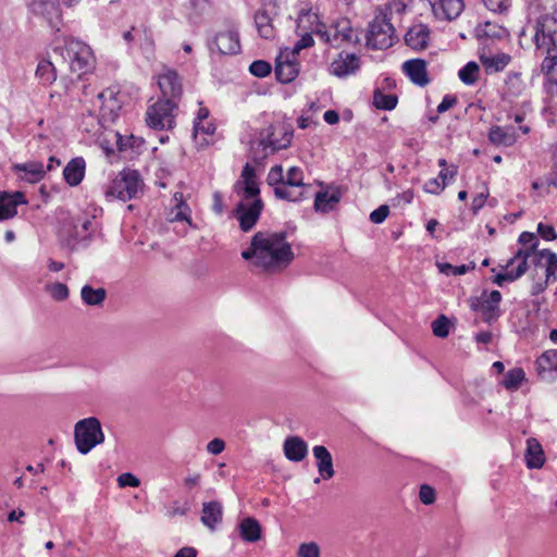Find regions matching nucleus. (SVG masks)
<instances>
[{
	"mask_svg": "<svg viewBox=\"0 0 557 557\" xmlns=\"http://www.w3.org/2000/svg\"><path fill=\"white\" fill-rule=\"evenodd\" d=\"M242 257L263 270L277 271L293 261L294 252L284 232H258Z\"/></svg>",
	"mask_w": 557,
	"mask_h": 557,
	"instance_id": "1",
	"label": "nucleus"
},
{
	"mask_svg": "<svg viewBox=\"0 0 557 557\" xmlns=\"http://www.w3.org/2000/svg\"><path fill=\"white\" fill-rule=\"evenodd\" d=\"M235 191L239 196L234 214L243 232H249L258 222L263 209L256 172L248 163L244 166L240 178L235 184Z\"/></svg>",
	"mask_w": 557,
	"mask_h": 557,
	"instance_id": "2",
	"label": "nucleus"
},
{
	"mask_svg": "<svg viewBox=\"0 0 557 557\" xmlns=\"http://www.w3.org/2000/svg\"><path fill=\"white\" fill-rule=\"evenodd\" d=\"M533 42L536 50L545 54L541 71L546 76L557 74V16L552 11H544L535 18L532 26Z\"/></svg>",
	"mask_w": 557,
	"mask_h": 557,
	"instance_id": "3",
	"label": "nucleus"
},
{
	"mask_svg": "<svg viewBox=\"0 0 557 557\" xmlns=\"http://www.w3.org/2000/svg\"><path fill=\"white\" fill-rule=\"evenodd\" d=\"M292 139V126L276 119L258 133V137L251 141V150L255 153V158L262 159L277 150L287 148Z\"/></svg>",
	"mask_w": 557,
	"mask_h": 557,
	"instance_id": "4",
	"label": "nucleus"
},
{
	"mask_svg": "<svg viewBox=\"0 0 557 557\" xmlns=\"http://www.w3.org/2000/svg\"><path fill=\"white\" fill-rule=\"evenodd\" d=\"M54 54L67 64L69 70L78 76L90 72L95 66V57L91 48L85 42L69 38L63 47H57Z\"/></svg>",
	"mask_w": 557,
	"mask_h": 557,
	"instance_id": "5",
	"label": "nucleus"
},
{
	"mask_svg": "<svg viewBox=\"0 0 557 557\" xmlns=\"http://www.w3.org/2000/svg\"><path fill=\"white\" fill-rule=\"evenodd\" d=\"M141 189V180L137 171L124 170L120 172L107 186L104 195L109 200L122 201L135 198Z\"/></svg>",
	"mask_w": 557,
	"mask_h": 557,
	"instance_id": "6",
	"label": "nucleus"
},
{
	"mask_svg": "<svg viewBox=\"0 0 557 557\" xmlns=\"http://www.w3.org/2000/svg\"><path fill=\"white\" fill-rule=\"evenodd\" d=\"M395 28L391 23V16L386 12H380L369 24L367 32V46L371 49L383 50L393 46Z\"/></svg>",
	"mask_w": 557,
	"mask_h": 557,
	"instance_id": "7",
	"label": "nucleus"
},
{
	"mask_svg": "<svg viewBox=\"0 0 557 557\" xmlns=\"http://www.w3.org/2000/svg\"><path fill=\"white\" fill-rule=\"evenodd\" d=\"M74 433L77 450L84 455L104 441L101 423L95 417L79 420Z\"/></svg>",
	"mask_w": 557,
	"mask_h": 557,
	"instance_id": "8",
	"label": "nucleus"
},
{
	"mask_svg": "<svg viewBox=\"0 0 557 557\" xmlns=\"http://www.w3.org/2000/svg\"><path fill=\"white\" fill-rule=\"evenodd\" d=\"M319 38L334 48L359 42L358 33L347 18L337 20L330 25L324 24Z\"/></svg>",
	"mask_w": 557,
	"mask_h": 557,
	"instance_id": "9",
	"label": "nucleus"
},
{
	"mask_svg": "<svg viewBox=\"0 0 557 557\" xmlns=\"http://www.w3.org/2000/svg\"><path fill=\"white\" fill-rule=\"evenodd\" d=\"M176 102L158 100L151 104L146 112V122L149 127L154 129L172 128L175 124Z\"/></svg>",
	"mask_w": 557,
	"mask_h": 557,
	"instance_id": "10",
	"label": "nucleus"
},
{
	"mask_svg": "<svg viewBox=\"0 0 557 557\" xmlns=\"http://www.w3.org/2000/svg\"><path fill=\"white\" fill-rule=\"evenodd\" d=\"M308 186L304 183V172L298 166H292L285 174L284 184L275 190V196L288 201L301 200Z\"/></svg>",
	"mask_w": 557,
	"mask_h": 557,
	"instance_id": "11",
	"label": "nucleus"
},
{
	"mask_svg": "<svg viewBox=\"0 0 557 557\" xmlns=\"http://www.w3.org/2000/svg\"><path fill=\"white\" fill-rule=\"evenodd\" d=\"M124 97L114 87L107 88L98 94L96 101L102 121L108 122L110 125L115 122L122 109Z\"/></svg>",
	"mask_w": 557,
	"mask_h": 557,
	"instance_id": "12",
	"label": "nucleus"
},
{
	"mask_svg": "<svg viewBox=\"0 0 557 557\" xmlns=\"http://www.w3.org/2000/svg\"><path fill=\"white\" fill-rule=\"evenodd\" d=\"M504 99L510 103L520 104L523 109H530L529 87L519 72L511 71L505 82Z\"/></svg>",
	"mask_w": 557,
	"mask_h": 557,
	"instance_id": "13",
	"label": "nucleus"
},
{
	"mask_svg": "<svg viewBox=\"0 0 557 557\" xmlns=\"http://www.w3.org/2000/svg\"><path fill=\"white\" fill-rule=\"evenodd\" d=\"M502 294L498 290L483 292L480 297H471L469 305L472 311L481 312L485 322H492L500 315Z\"/></svg>",
	"mask_w": 557,
	"mask_h": 557,
	"instance_id": "14",
	"label": "nucleus"
},
{
	"mask_svg": "<svg viewBox=\"0 0 557 557\" xmlns=\"http://www.w3.org/2000/svg\"><path fill=\"white\" fill-rule=\"evenodd\" d=\"M26 4L33 14L41 16L59 30L62 16L59 0H27Z\"/></svg>",
	"mask_w": 557,
	"mask_h": 557,
	"instance_id": "15",
	"label": "nucleus"
},
{
	"mask_svg": "<svg viewBox=\"0 0 557 557\" xmlns=\"http://www.w3.org/2000/svg\"><path fill=\"white\" fill-rule=\"evenodd\" d=\"M161 100L178 102L183 94L182 79L174 70L166 69L158 75Z\"/></svg>",
	"mask_w": 557,
	"mask_h": 557,
	"instance_id": "16",
	"label": "nucleus"
},
{
	"mask_svg": "<svg viewBox=\"0 0 557 557\" xmlns=\"http://www.w3.org/2000/svg\"><path fill=\"white\" fill-rule=\"evenodd\" d=\"M209 49L220 54H236L240 51L239 36L236 30L227 29L218 33L209 44Z\"/></svg>",
	"mask_w": 557,
	"mask_h": 557,
	"instance_id": "17",
	"label": "nucleus"
},
{
	"mask_svg": "<svg viewBox=\"0 0 557 557\" xmlns=\"http://www.w3.org/2000/svg\"><path fill=\"white\" fill-rule=\"evenodd\" d=\"M434 16L438 20L453 21L465 9L463 0H428Z\"/></svg>",
	"mask_w": 557,
	"mask_h": 557,
	"instance_id": "18",
	"label": "nucleus"
},
{
	"mask_svg": "<svg viewBox=\"0 0 557 557\" xmlns=\"http://www.w3.org/2000/svg\"><path fill=\"white\" fill-rule=\"evenodd\" d=\"M12 170L20 181L29 184H36L40 182L46 175L45 165L40 161L35 160L13 164Z\"/></svg>",
	"mask_w": 557,
	"mask_h": 557,
	"instance_id": "19",
	"label": "nucleus"
},
{
	"mask_svg": "<svg viewBox=\"0 0 557 557\" xmlns=\"http://www.w3.org/2000/svg\"><path fill=\"white\" fill-rule=\"evenodd\" d=\"M360 67L359 58L354 53H339L330 65V72L337 77L355 74Z\"/></svg>",
	"mask_w": 557,
	"mask_h": 557,
	"instance_id": "20",
	"label": "nucleus"
},
{
	"mask_svg": "<svg viewBox=\"0 0 557 557\" xmlns=\"http://www.w3.org/2000/svg\"><path fill=\"white\" fill-rule=\"evenodd\" d=\"M527 272L524 260L521 259V255L513 256L508 260L505 271L498 273L494 277V283L498 286H504L507 282H513L521 277Z\"/></svg>",
	"mask_w": 557,
	"mask_h": 557,
	"instance_id": "21",
	"label": "nucleus"
},
{
	"mask_svg": "<svg viewBox=\"0 0 557 557\" xmlns=\"http://www.w3.org/2000/svg\"><path fill=\"white\" fill-rule=\"evenodd\" d=\"M27 203L22 191L0 194V221L12 219L17 214V206Z\"/></svg>",
	"mask_w": 557,
	"mask_h": 557,
	"instance_id": "22",
	"label": "nucleus"
},
{
	"mask_svg": "<svg viewBox=\"0 0 557 557\" xmlns=\"http://www.w3.org/2000/svg\"><path fill=\"white\" fill-rule=\"evenodd\" d=\"M458 168L450 164V169H442L437 177L428 180L424 183V191L432 195H440L445 187L454 181L457 175Z\"/></svg>",
	"mask_w": 557,
	"mask_h": 557,
	"instance_id": "23",
	"label": "nucleus"
},
{
	"mask_svg": "<svg viewBox=\"0 0 557 557\" xmlns=\"http://www.w3.org/2000/svg\"><path fill=\"white\" fill-rule=\"evenodd\" d=\"M324 23L319 20L317 13L309 10H300L296 21V33H310L320 37Z\"/></svg>",
	"mask_w": 557,
	"mask_h": 557,
	"instance_id": "24",
	"label": "nucleus"
},
{
	"mask_svg": "<svg viewBox=\"0 0 557 557\" xmlns=\"http://www.w3.org/2000/svg\"><path fill=\"white\" fill-rule=\"evenodd\" d=\"M86 162L83 157L70 160L63 169V178L72 187L82 183L85 177Z\"/></svg>",
	"mask_w": 557,
	"mask_h": 557,
	"instance_id": "25",
	"label": "nucleus"
},
{
	"mask_svg": "<svg viewBox=\"0 0 557 557\" xmlns=\"http://www.w3.org/2000/svg\"><path fill=\"white\" fill-rule=\"evenodd\" d=\"M313 457L317 460L318 472L323 480H330L334 476V467L332 455L326 447L317 445L312 448Z\"/></svg>",
	"mask_w": 557,
	"mask_h": 557,
	"instance_id": "26",
	"label": "nucleus"
},
{
	"mask_svg": "<svg viewBox=\"0 0 557 557\" xmlns=\"http://www.w3.org/2000/svg\"><path fill=\"white\" fill-rule=\"evenodd\" d=\"M534 264L545 268L546 284L557 281V253L542 249L535 253Z\"/></svg>",
	"mask_w": 557,
	"mask_h": 557,
	"instance_id": "27",
	"label": "nucleus"
},
{
	"mask_svg": "<svg viewBox=\"0 0 557 557\" xmlns=\"http://www.w3.org/2000/svg\"><path fill=\"white\" fill-rule=\"evenodd\" d=\"M404 73L412 83L418 86H425L429 83L426 63L420 59L408 60L403 64Z\"/></svg>",
	"mask_w": 557,
	"mask_h": 557,
	"instance_id": "28",
	"label": "nucleus"
},
{
	"mask_svg": "<svg viewBox=\"0 0 557 557\" xmlns=\"http://www.w3.org/2000/svg\"><path fill=\"white\" fill-rule=\"evenodd\" d=\"M480 61L486 74H495L503 71L511 61V57L505 52L480 53Z\"/></svg>",
	"mask_w": 557,
	"mask_h": 557,
	"instance_id": "29",
	"label": "nucleus"
},
{
	"mask_svg": "<svg viewBox=\"0 0 557 557\" xmlns=\"http://www.w3.org/2000/svg\"><path fill=\"white\" fill-rule=\"evenodd\" d=\"M236 529L240 539L245 542L255 543L261 539V525L259 521L252 517L242 519Z\"/></svg>",
	"mask_w": 557,
	"mask_h": 557,
	"instance_id": "30",
	"label": "nucleus"
},
{
	"mask_svg": "<svg viewBox=\"0 0 557 557\" xmlns=\"http://www.w3.org/2000/svg\"><path fill=\"white\" fill-rule=\"evenodd\" d=\"M94 221L90 219H76L73 221L70 237L72 245H86L92 232Z\"/></svg>",
	"mask_w": 557,
	"mask_h": 557,
	"instance_id": "31",
	"label": "nucleus"
},
{
	"mask_svg": "<svg viewBox=\"0 0 557 557\" xmlns=\"http://www.w3.org/2000/svg\"><path fill=\"white\" fill-rule=\"evenodd\" d=\"M308 453L307 443L299 436L287 437L284 442L285 457L295 462L301 461Z\"/></svg>",
	"mask_w": 557,
	"mask_h": 557,
	"instance_id": "32",
	"label": "nucleus"
},
{
	"mask_svg": "<svg viewBox=\"0 0 557 557\" xmlns=\"http://www.w3.org/2000/svg\"><path fill=\"white\" fill-rule=\"evenodd\" d=\"M299 73L298 64L295 61L288 59V54L286 55V60H284L283 53L276 60L275 66V75L276 78L283 83L287 84L294 81Z\"/></svg>",
	"mask_w": 557,
	"mask_h": 557,
	"instance_id": "33",
	"label": "nucleus"
},
{
	"mask_svg": "<svg viewBox=\"0 0 557 557\" xmlns=\"http://www.w3.org/2000/svg\"><path fill=\"white\" fill-rule=\"evenodd\" d=\"M342 194L338 189L319 191L314 198V209L318 212L327 213L339 202Z\"/></svg>",
	"mask_w": 557,
	"mask_h": 557,
	"instance_id": "34",
	"label": "nucleus"
},
{
	"mask_svg": "<svg viewBox=\"0 0 557 557\" xmlns=\"http://www.w3.org/2000/svg\"><path fill=\"white\" fill-rule=\"evenodd\" d=\"M429 35V28L425 25L417 24L408 29L405 41L410 48L421 50L426 47Z\"/></svg>",
	"mask_w": 557,
	"mask_h": 557,
	"instance_id": "35",
	"label": "nucleus"
},
{
	"mask_svg": "<svg viewBox=\"0 0 557 557\" xmlns=\"http://www.w3.org/2000/svg\"><path fill=\"white\" fill-rule=\"evenodd\" d=\"M519 243L522 245L520 249L515 253V256L521 255V259L524 260L525 269H528V260L531 258L534 263V256L540 250H536L539 245V239L534 233L523 232L519 236Z\"/></svg>",
	"mask_w": 557,
	"mask_h": 557,
	"instance_id": "36",
	"label": "nucleus"
},
{
	"mask_svg": "<svg viewBox=\"0 0 557 557\" xmlns=\"http://www.w3.org/2000/svg\"><path fill=\"white\" fill-rule=\"evenodd\" d=\"M223 507L219 502H208L202 505L201 522L209 528L214 530L216 525L222 521Z\"/></svg>",
	"mask_w": 557,
	"mask_h": 557,
	"instance_id": "37",
	"label": "nucleus"
},
{
	"mask_svg": "<svg viewBox=\"0 0 557 557\" xmlns=\"http://www.w3.org/2000/svg\"><path fill=\"white\" fill-rule=\"evenodd\" d=\"M545 457L542 445L535 438H528L525 462L530 469H539L544 465Z\"/></svg>",
	"mask_w": 557,
	"mask_h": 557,
	"instance_id": "38",
	"label": "nucleus"
},
{
	"mask_svg": "<svg viewBox=\"0 0 557 557\" xmlns=\"http://www.w3.org/2000/svg\"><path fill=\"white\" fill-rule=\"evenodd\" d=\"M488 140L495 146L510 147L517 138L512 129H507L502 126H492L488 131Z\"/></svg>",
	"mask_w": 557,
	"mask_h": 557,
	"instance_id": "39",
	"label": "nucleus"
},
{
	"mask_svg": "<svg viewBox=\"0 0 557 557\" xmlns=\"http://www.w3.org/2000/svg\"><path fill=\"white\" fill-rule=\"evenodd\" d=\"M109 126L108 122L102 121V116H96L91 113L84 116L81 122V128L97 139H100L102 131H107Z\"/></svg>",
	"mask_w": 557,
	"mask_h": 557,
	"instance_id": "40",
	"label": "nucleus"
},
{
	"mask_svg": "<svg viewBox=\"0 0 557 557\" xmlns=\"http://www.w3.org/2000/svg\"><path fill=\"white\" fill-rule=\"evenodd\" d=\"M111 139L115 141L116 148L120 152L127 151L128 148H135L141 144L140 138H137L133 135L123 136L119 132L113 131L108 132L106 138L102 140V144L109 143Z\"/></svg>",
	"mask_w": 557,
	"mask_h": 557,
	"instance_id": "41",
	"label": "nucleus"
},
{
	"mask_svg": "<svg viewBox=\"0 0 557 557\" xmlns=\"http://www.w3.org/2000/svg\"><path fill=\"white\" fill-rule=\"evenodd\" d=\"M255 24L259 35L264 39H272L275 35L272 18L265 10H259L255 15Z\"/></svg>",
	"mask_w": 557,
	"mask_h": 557,
	"instance_id": "42",
	"label": "nucleus"
},
{
	"mask_svg": "<svg viewBox=\"0 0 557 557\" xmlns=\"http://www.w3.org/2000/svg\"><path fill=\"white\" fill-rule=\"evenodd\" d=\"M173 200L175 202V208L171 212L170 220L175 221H185L190 226H193L191 218H190V208L188 205L184 201L183 195L180 193H176L173 197Z\"/></svg>",
	"mask_w": 557,
	"mask_h": 557,
	"instance_id": "43",
	"label": "nucleus"
},
{
	"mask_svg": "<svg viewBox=\"0 0 557 557\" xmlns=\"http://www.w3.org/2000/svg\"><path fill=\"white\" fill-rule=\"evenodd\" d=\"M107 296V292L102 287L94 288L90 285H84L81 290V297L87 306H100Z\"/></svg>",
	"mask_w": 557,
	"mask_h": 557,
	"instance_id": "44",
	"label": "nucleus"
},
{
	"mask_svg": "<svg viewBox=\"0 0 557 557\" xmlns=\"http://www.w3.org/2000/svg\"><path fill=\"white\" fill-rule=\"evenodd\" d=\"M194 138L200 146L208 145V136L215 132L214 123L210 121H194Z\"/></svg>",
	"mask_w": 557,
	"mask_h": 557,
	"instance_id": "45",
	"label": "nucleus"
},
{
	"mask_svg": "<svg viewBox=\"0 0 557 557\" xmlns=\"http://www.w3.org/2000/svg\"><path fill=\"white\" fill-rule=\"evenodd\" d=\"M479 38H504L508 35L507 29L496 23L485 22L475 28Z\"/></svg>",
	"mask_w": 557,
	"mask_h": 557,
	"instance_id": "46",
	"label": "nucleus"
},
{
	"mask_svg": "<svg viewBox=\"0 0 557 557\" xmlns=\"http://www.w3.org/2000/svg\"><path fill=\"white\" fill-rule=\"evenodd\" d=\"M539 374L544 376L546 372H557V349L543 352L536 360Z\"/></svg>",
	"mask_w": 557,
	"mask_h": 557,
	"instance_id": "47",
	"label": "nucleus"
},
{
	"mask_svg": "<svg viewBox=\"0 0 557 557\" xmlns=\"http://www.w3.org/2000/svg\"><path fill=\"white\" fill-rule=\"evenodd\" d=\"M479 74V64L474 61H470L459 70L458 77L465 85L472 86L476 83Z\"/></svg>",
	"mask_w": 557,
	"mask_h": 557,
	"instance_id": "48",
	"label": "nucleus"
},
{
	"mask_svg": "<svg viewBox=\"0 0 557 557\" xmlns=\"http://www.w3.org/2000/svg\"><path fill=\"white\" fill-rule=\"evenodd\" d=\"M36 76L45 84H51L55 81V66L49 60L39 61L36 69Z\"/></svg>",
	"mask_w": 557,
	"mask_h": 557,
	"instance_id": "49",
	"label": "nucleus"
},
{
	"mask_svg": "<svg viewBox=\"0 0 557 557\" xmlns=\"http://www.w3.org/2000/svg\"><path fill=\"white\" fill-rule=\"evenodd\" d=\"M397 96L394 94H384L375 90L373 95V103L380 110H393L397 106Z\"/></svg>",
	"mask_w": 557,
	"mask_h": 557,
	"instance_id": "50",
	"label": "nucleus"
},
{
	"mask_svg": "<svg viewBox=\"0 0 557 557\" xmlns=\"http://www.w3.org/2000/svg\"><path fill=\"white\" fill-rule=\"evenodd\" d=\"M524 380V371L521 368L509 370L503 381V385L510 391L517 389Z\"/></svg>",
	"mask_w": 557,
	"mask_h": 557,
	"instance_id": "51",
	"label": "nucleus"
},
{
	"mask_svg": "<svg viewBox=\"0 0 557 557\" xmlns=\"http://www.w3.org/2000/svg\"><path fill=\"white\" fill-rule=\"evenodd\" d=\"M532 188L535 190H543L546 194H549L552 188L557 189V170L550 172L544 178L534 181Z\"/></svg>",
	"mask_w": 557,
	"mask_h": 557,
	"instance_id": "52",
	"label": "nucleus"
},
{
	"mask_svg": "<svg viewBox=\"0 0 557 557\" xmlns=\"http://www.w3.org/2000/svg\"><path fill=\"white\" fill-rule=\"evenodd\" d=\"M436 265L441 273H443L445 275H454V276L463 275L467 272H469L471 269V267L467 265V264L453 265L447 262H441V263H437Z\"/></svg>",
	"mask_w": 557,
	"mask_h": 557,
	"instance_id": "53",
	"label": "nucleus"
},
{
	"mask_svg": "<svg viewBox=\"0 0 557 557\" xmlns=\"http://www.w3.org/2000/svg\"><path fill=\"white\" fill-rule=\"evenodd\" d=\"M485 8L497 14H505L511 7L512 0H482Z\"/></svg>",
	"mask_w": 557,
	"mask_h": 557,
	"instance_id": "54",
	"label": "nucleus"
},
{
	"mask_svg": "<svg viewBox=\"0 0 557 557\" xmlns=\"http://www.w3.org/2000/svg\"><path fill=\"white\" fill-rule=\"evenodd\" d=\"M297 35L300 38L294 44V46L290 50L293 57L298 54L301 50L313 46V44H314V40L312 37L313 34L300 32V33H297Z\"/></svg>",
	"mask_w": 557,
	"mask_h": 557,
	"instance_id": "55",
	"label": "nucleus"
},
{
	"mask_svg": "<svg viewBox=\"0 0 557 557\" xmlns=\"http://www.w3.org/2000/svg\"><path fill=\"white\" fill-rule=\"evenodd\" d=\"M433 334L437 337L445 338L449 334V321L445 315H441L432 322Z\"/></svg>",
	"mask_w": 557,
	"mask_h": 557,
	"instance_id": "56",
	"label": "nucleus"
},
{
	"mask_svg": "<svg viewBox=\"0 0 557 557\" xmlns=\"http://www.w3.org/2000/svg\"><path fill=\"white\" fill-rule=\"evenodd\" d=\"M285 174L283 168L281 165H275L271 168L268 173V184L274 187V191L284 184Z\"/></svg>",
	"mask_w": 557,
	"mask_h": 557,
	"instance_id": "57",
	"label": "nucleus"
},
{
	"mask_svg": "<svg viewBox=\"0 0 557 557\" xmlns=\"http://www.w3.org/2000/svg\"><path fill=\"white\" fill-rule=\"evenodd\" d=\"M298 557H320L321 549L315 542L301 543L297 552Z\"/></svg>",
	"mask_w": 557,
	"mask_h": 557,
	"instance_id": "58",
	"label": "nucleus"
},
{
	"mask_svg": "<svg viewBox=\"0 0 557 557\" xmlns=\"http://www.w3.org/2000/svg\"><path fill=\"white\" fill-rule=\"evenodd\" d=\"M271 65L267 61L258 60L253 61L249 66V72L256 76L263 78L271 73Z\"/></svg>",
	"mask_w": 557,
	"mask_h": 557,
	"instance_id": "59",
	"label": "nucleus"
},
{
	"mask_svg": "<svg viewBox=\"0 0 557 557\" xmlns=\"http://www.w3.org/2000/svg\"><path fill=\"white\" fill-rule=\"evenodd\" d=\"M47 289L55 300H64L69 296V288L63 283H53L49 285Z\"/></svg>",
	"mask_w": 557,
	"mask_h": 557,
	"instance_id": "60",
	"label": "nucleus"
},
{
	"mask_svg": "<svg viewBox=\"0 0 557 557\" xmlns=\"http://www.w3.org/2000/svg\"><path fill=\"white\" fill-rule=\"evenodd\" d=\"M117 485L120 487H138L140 485V481L137 476H135L131 472L122 473L117 476Z\"/></svg>",
	"mask_w": 557,
	"mask_h": 557,
	"instance_id": "61",
	"label": "nucleus"
},
{
	"mask_svg": "<svg viewBox=\"0 0 557 557\" xmlns=\"http://www.w3.org/2000/svg\"><path fill=\"white\" fill-rule=\"evenodd\" d=\"M408 2L409 0H388L384 12H386L388 16L393 13L401 14L406 10Z\"/></svg>",
	"mask_w": 557,
	"mask_h": 557,
	"instance_id": "62",
	"label": "nucleus"
},
{
	"mask_svg": "<svg viewBox=\"0 0 557 557\" xmlns=\"http://www.w3.org/2000/svg\"><path fill=\"white\" fill-rule=\"evenodd\" d=\"M419 498L424 505H431L435 502V491L432 486L423 484L419 491Z\"/></svg>",
	"mask_w": 557,
	"mask_h": 557,
	"instance_id": "63",
	"label": "nucleus"
},
{
	"mask_svg": "<svg viewBox=\"0 0 557 557\" xmlns=\"http://www.w3.org/2000/svg\"><path fill=\"white\" fill-rule=\"evenodd\" d=\"M389 213V208L386 205L380 206L377 209L370 213V221L374 224L384 222Z\"/></svg>",
	"mask_w": 557,
	"mask_h": 557,
	"instance_id": "64",
	"label": "nucleus"
}]
</instances>
